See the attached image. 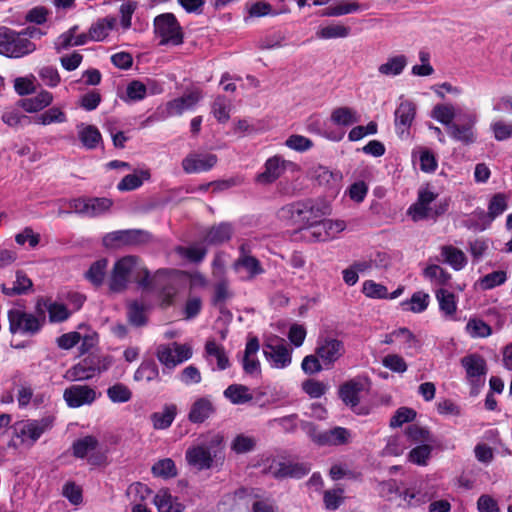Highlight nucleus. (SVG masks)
<instances>
[{
    "instance_id": "obj_44",
    "label": "nucleus",
    "mask_w": 512,
    "mask_h": 512,
    "mask_svg": "<svg viewBox=\"0 0 512 512\" xmlns=\"http://www.w3.org/2000/svg\"><path fill=\"white\" fill-rule=\"evenodd\" d=\"M457 115V109L453 104H438L434 106L431 117L436 121L440 122L443 125H446L447 128H450V125H453V119Z\"/></svg>"
},
{
    "instance_id": "obj_37",
    "label": "nucleus",
    "mask_w": 512,
    "mask_h": 512,
    "mask_svg": "<svg viewBox=\"0 0 512 512\" xmlns=\"http://www.w3.org/2000/svg\"><path fill=\"white\" fill-rule=\"evenodd\" d=\"M441 256L444 262L456 271L462 270L467 265V257L464 252L452 245L442 246Z\"/></svg>"
},
{
    "instance_id": "obj_41",
    "label": "nucleus",
    "mask_w": 512,
    "mask_h": 512,
    "mask_svg": "<svg viewBox=\"0 0 512 512\" xmlns=\"http://www.w3.org/2000/svg\"><path fill=\"white\" fill-rule=\"evenodd\" d=\"M117 19L113 16H108L99 19L90 27V40L103 41L116 26Z\"/></svg>"
},
{
    "instance_id": "obj_61",
    "label": "nucleus",
    "mask_w": 512,
    "mask_h": 512,
    "mask_svg": "<svg viewBox=\"0 0 512 512\" xmlns=\"http://www.w3.org/2000/svg\"><path fill=\"white\" fill-rule=\"evenodd\" d=\"M507 280L505 271H493L479 279L478 285L483 290L493 289Z\"/></svg>"
},
{
    "instance_id": "obj_57",
    "label": "nucleus",
    "mask_w": 512,
    "mask_h": 512,
    "mask_svg": "<svg viewBox=\"0 0 512 512\" xmlns=\"http://www.w3.org/2000/svg\"><path fill=\"white\" fill-rule=\"evenodd\" d=\"M418 154L420 169L426 173H432L437 169L438 163L435 155L428 149L420 147L417 151L413 152L415 157Z\"/></svg>"
},
{
    "instance_id": "obj_2",
    "label": "nucleus",
    "mask_w": 512,
    "mask_h": 512,
    "mask_svg": "<svg viewBox=\"0 0 512 512\" xmlns=\"http://www.w3.org/2000/svg\"><path fill=\"white\" fill-rule=\"evenodd\" d=\"M331 205L326 200L297 202L283 206L277 213L282 222L294 224L306 222V224H324L322 218L330 215Z\"/></svg>"
},
{
    "instance_id": "obj_19",
    "label": "nucleus",
    "mask_w": 512,
    "mask_h": 512,
    "mask_svg": "<svg viewBox=\"0 0 512 512\" xmlns=\"http://www.w3.org/2000/svg\"><path fill=\"white\" fill-rule=\"evenodd\" d=\"M63 398L71 408L91 405L97 399V392L88 385H73L64 390Z\"/></svg>"
},
{
    "instance_id": "obj_17",
    "label": "nucleus",
    "mask_w": 512,
    "mask_h": 512,
    "mask_svg": "<svg viewBox=\"0 0 512 512\" xmlns=\"http://www.w3.org/2000/svg\"><path fill=\"white\" fill-rule=\"evenodd\" d=\"M35 50L36 45L34 42L21 32L10 29L2 55L9 58H22L33 53Z\"/></svg>"
},
{
    "instance_id": "obj_18",
    "label": "nucleus",
    "mask_w": 512,
    "mask_h": 512,
    "mask_svg": "<svg viewBox=\"0 0 512 512\" xmlns=\"http://www.w3.org/2000/svg\"><path fill=\"white\" fill-rule=\"evenodd\" d=\"M307 432L311 439L319 445H342L351 439V433L343 427H335L325 432H317L312 424H307Z\"/></svg>"
},
{
    "instance_id": "obj_42",
    "label": "nucleus",
    "mask_w": 512,
    "mask_h": 512,
    "mask_svg": "<svg viewBox=\"0 0 512 512\" xmlns=\"http://www.w3.org/2000/svg\"><path fill=\"white\" fill-rule=\"evenodd\" d=\"M150 171L148 169H139L132 174L126 175L118 184L119 191H132L142 186L144 181L149 180Z\"/></svg>"
},
{
    "instance_id": "obj_3",
    "label": "nucleus",
    "mask_w": 512,
    "mask_h": 512,
    "mask_svg": "<svg viewBox=\"0 0 512 512\" xmlns=\"http://www.w3.org/2000/svg\"><path fill=\"white\" fill-rule=\"evenodd\" d=\"M187 272L161 268L151 274L152 285L147 291L156 289V299L161 307L171 306L179 293V285L184 283Z\"/></svg>"
},
{
    "instance_id": "obj_33",
    "label": "nucleus",
    "mask_w": 512,
    "mask_h": 512,
    "mask_svg": "<svg viewBox=\"0 0 512 512\" xmlns=\"http://www.w3.org/2000/svg\"><path fill=\"white\" fill-rule=\"evenodd\" d=\"M54 100L53 94L42 90L33 97L23 99L21 107L28 113H37L49 107Z\"/></svg>"
},
{
    "instance_id": "obj_7",
    "label": "nucleus",
    "mask_w": 512,
    "mask_h": 512,
    "mask_svg": "<svg viewBox=\"0 0 512 512\" xmlns=\"http://www.w3.org/2000/svg\"><path fill=\"white\" fill-rule=\"evenodd\" d=\"M155 354L166 369L172 370L192 358L193 348L189 343L171 342L158 345Z\"/></svg>"
},
{
    "instance_id": "obj_31",
    "label": "nucleus",
    "mask_w": 512,
    "mask_h": 512,
    "mask_svg": "<svg viewBox=\"0 0 512 512\" xmlns=\"http://www.w3.org/2000/svg\"><path fill=\"white\" fill-rule=\"evenodd\" d=\"M214 413V406L208 397L196 399L190 408L188 419L192 423H203Z\"/></svg>"
},
{
    "instance_id": "obj_47",
    "label": "nucleus",
    "mask_w": 512,
    "mask_h": 512,
    "mask_svg": "<svg viewBox=\"0 0 512 512\" xmlns=\"http://www.w3.org/2000/svg\"><path fill=\"white\" fill-rule=\"evenodd\" d=\"M429 302V294L423 291H418L415 292L409 300L402 301L401 306L403 310L411 311L413 313H421L427 309Z\"/></svg>"
},
{
    "instance_id": "obj_58",
    "label": "nucleus",
    "mask_w": 512,
    "mask_h": 512,
    "mask_svg": "<svg viewBox=\"0 0 512 512\" xmlns=\"http://www.w3.org/2000/svg\"><path fill=\"white\" fill-rule=\"evenodd\" d=\"M507 209V197L502 193L495 194L489 201L488 219L494 221Z\"/></svg>"
},
{
    "instance_id": "obj_35",
    "label": "nucleus",
    "mask_w": 512,
    "mask_h": 512,
    "mask_svg": "<svg viewBox=\"0 0 512 512\" xmlns=\"http://www.w3.org/2000/svg\"><path fill=\"white\" fill-rule=\"evenodd\" d=\"M153 503L158 512H183L184 505L172 496L168 490H160L153 498Z\"/></svg>"
},
{
    "instance_id": "obj_54",
    "label": "nucleus",
    "mask_w": 512,
    "mask_h": 512,
    "mask_svg": "<svg viewBox=\"0 0 512 512\" xmlns=\"http://www.w3.org/2000/svg\"><path fill=\"white\" fill-rule=\"evenodd\" d=\"M158 376L159 370L157 365L153 361H144L135 371L133 378L135 381L151 382L156 380Z\"/></svg>"
},
{
    "instance_id": "obj_20",
    "label": "nucleus",
    "mask_w": 512,
    "mask_h": 512,
    "mask_svg": "<svg viewBox=\"0 0 512 512\" xmlns=\"http://www.w3.org/2000/svg\"><path fill=\"white\" fill-rule=\"evenodd\" d=\"M218 158L212 153H190L182 160V168L187 174H196L211 170Z\"/></svg>"
},
{
    "instance_id": "obj_50",
    "label": "nucleus",
    "mask_w": 512,
    "mask_h": 512,
    "mask_svg": "<svg viewBox=\"0 0 512 512\" xmlns=\"http://www.w3.org/2000/svg\"><path fill=\"white\" fill-rule=\"evenodd\" d=\"M359 10L360 5L357 2L341 1L325 8L321 15L327 17H339L358 12Z\"/></svg>"
},
{
    "instance_id": "obj_1",
    "label": "nucleus",
    "mask_w": 512,
    "mask_h": 512,
    "mask_svg": "<svg viewBox=\"0 0 512 512\" xmlns=\"http://www.w3.org/2000/svg\"><path fill=\"white\" fill-rule=\"evenodd\" d=\"M133 271H137L136 282L140 288L149 289L152 285L149 269L140 263V259L134 255H127L118 259L111 270L108 286L112 292L126 290Z\"/></svg>"
},
{
    "instance_id": "obj_59",
    "label": "nucleus",
    "mask_w": 512,
    "mask_h": 512,
    "mask_svg": "<svg viewBox=\"0 0 512 512\" xmlns=\"http://www.w3.org/2000/svg\"><path fill=\"white\" fill-rule=\"evenodd\" d=\"M231 101L219 96L215 99L212 112L214 117L221 123L227 122L230 118Z\"/></svg>"
},
{
    "instance_id": "obj_28",
    "label": "nucleus",
    "mask_w": 512,
    "mask_h": 512,
    "mask_svg": "<svg viewBox=\"0 0 512 512\" xmlns=\"http://www.w3.org/2000/svg\"><path fill=\"white\" fill-rule=\"evenodd\" d=\"M68 121L65 110L59 106H52L35 115L32 122L41 126H49L52 124H64Z\"/></svg>"
},
{
    "instance_id": "obj_21",
    "label": "nucleus",
    "mask_w": 512,
    "mask_h": 512,
    "mask_svg": "<svg viewBox=\"0 0 512 512\" xmlns=\"http://www.w3.org/2000/svg\"><path fill=\"white\" fill-rule=\"evenodd\" d=\"M367 379L355 377L343 383L339 388L340 399L352 409L360 403L361 393L367 388Z\"/></svg>"
},
{
    "instance_id": "obj_24",
    "label": "nucleus",
    "mask_w": 512,
    "mask_h": 512,
    "mask_svg": "<svg viewBox=\"0 0 512 512\" xmlns=\"http://www.w3.org/2000/svg\"><path fill=\"white\" fill-rule=\"evenodd\" d=\"M259 348V342L255 337L249 339L245 347L242 365L244 371L252 376H258L261 373V365L257 358Z\"/></svg>"
},
{
    "instance_id": "obj_25",
    "label": "nucleus",
    "mask_w": 512,
    "mask_h": 512,
    "mask_svg": "<svg viewBox=\"0 0 512 512\" xmlns=\"http://www.w3.org/2000/svg\"><path fill=\"white\" fill-rule=\"evenodd\" d=\"M314 177L319 185L328 188L332 194L339 192L343 178L340 171H331L327 167L319 166L315 170Z\"/></svg>"
},
{
    "instance_id": "obj_53",
    "label": "nucleus",
    "mask_w": 512,
    "mask_h": 512,
    "mask_svg": "<svg viewBox=\"0 0 512 512\" xmlns=\"http://www.w3.org/2000/svg\"><path fill=\"white\" fill-rule=\"evenodd\" d=\"M151 471L155 477L163 479L173 478L177 475V468L171 458L160 459L154 463Z\"/></svg>"
},
{
    "instance_id": "obj_63",
    "label": "nucleus",
    "mask_w": 512,
    "mask_h": 512,
    "mask_svg": "<svg viewBox=\"0 0 512 512\" xmlns=\"http://www.w3.org/2000/svg\"><path fill=\"white\" fill-rule=\"evenodd\" d=\"M138 7V3L134 0H125L119 9L120 24L123 30H128L132 25V16Z\"/></svg>"
},
{
    "instance_id": "obj_26",
    "label": "nucleus",
    "mask_w": 512,
    "mask_h": 512,
    "mask_svg": "<svg viewBox=\"0 0 512 512\" xmlns=\"http://www.w3.org/2000/svg\"><path fill=\"white\" fill-rule=\"evenodd\" d=\"M95 371L94 363L90 360V357H86L69 368L65 372L64 378L71 382L89 380L96 376Z\"/></svg>"
},
{
    "instance_id": "obj_34",
    "label": "nucleus",
    "mask_w": 512,
    "mask_h": 512,
    "mask_svg": "<svg viewBox=\"0 0 512 512\" xmlns=\"http://www.w3.org/2000/svg\"><path fill=\"white\" fill-rule=\"evenodd\" d=\"M330 121L336 126L350 127L360 121V115L354 108L342 106L332 110Z\"/></svg>"
},
{
    "instance_id": "obj_64",
    "label": "nucleus",
    "mask_w": 512,
    "mask_h": 512,
    "mask_svg": "<svg viewBox=\"0 0 512 512\" xmlns=\"http://www.w3.org/2000/svg\"><path fill=\"white\" fill-rule=\"evenodd\" d=\"M394 336H396L397 343H399L400 347L405 350L415 349L419 346L418 339L407 328L394 330Z\"/></svg>"
},
{
    "instance_id": "obj_5",
    "label": "nucleus",
    "mask_w": 512,
    "mask_h": 512,
    "mask_svg": "<svg viewBox=\"0 0 512 512\" xmlns=\"http://www.w3.org/2000/svg\"><path fill=\"white\" fill-rule=\"evenodd\" d=\"M222 440V436L219 434H207L199 437L197 444L187 449L186 461L198 470L210 469L217 457L216 448L221 445Z\"/></svg>"
},
{
    "instance_id": "obj_40",
    "label": "nucleus",
    "mask_w": 512,
    "mask_h": 512,
    "mask_svg": "<svg viewBox=\"0 0 512 512\" xmlns=\"http://www.w3.org/2000/svg\"><path fill=\"white\" fill-rule=\"evenodd\" d=\"M177 414V407L174 404L165 405L161 411L155 412L151 415L153 427L157 430L169 428Z\"/></svg>"
},
{
    "instance_id": "obj_60",
    "label": "nucleus",
    "mask_w": 512,
    "mask_h": 512,
    "mask_svg": "<svg viewBox=\"0 0 512 512\" xmlns=\"http://www.w3.org/2000/svg\"><path fill=\"white\" fill-rule=\"evenodd\" d=\"M466 331L473 338H485L492 334L491 327L481 319H470Z\"/></svg>"
},
{
    "instance_id": "obj_49",
    "label": "nucleus",
    "mask_w": 512,
    "mask_h": 512,
    "mask_svg": "<svg viewBox=\"0 0 512 512\" xmlns=\"http://www.w3.org/2000/svg\"><path fill=\"white\" fill-rule=\"evenodd\" d=\"M107 397L114 404L127 403L132 399L131 389L120 382H117L107 388Z\"/></svg>"
},
{
    "instance_id": "obj_22",
    "label": "nucleus",
    "mask_w": 512,
    "mask_h": 512,
    "mask_svg": "<svg viewBox=\"0 0 512 512\" xmlns=\"http://www.w3.org/2000/svg\"><path fill=\"white\" fill-rule=\"evenodd\" d=\"M343 229L340 226H300L297 233L307 242H321L334 239Z\"/></svg>"
},
{
    "instance_id": "obj_46",
    "label": "nucleus",
    "mask_w": 512,
    "mask_h": 512,
    "mask_svg": "<svg viewBox=\"0 0 512 512\" xmlns=\"http://www.w3.org/2000/svg\"><path fill=\"white\" fill-rule=\"evenodd\" d=\"M32 288V281L22 271L16 272V279L12 282L11 286L6 284L2 285L4 294L12 296L26 293Z\"/></svg>"
},
{
    "instance_id": "obj_45",
    "label": "nucleus",
    "mask_w": 512,
    "mask_h": 512,
    "mask_svg": "<svg viewBox=\"0 0 512 512\" xmlns=\"http://www.w3.org/2000/svg\"><path fill=\"white\" fill-rule=\"evenodd\" d=\"M224 395L233 404H245L253 399V395L247 386L232 384L226 388Z\"/></svg>"
},
{
    "instance_id": "obj_38",
    "label": "nucleus",
    "mask_w": 512,
    "mask_h": 512,
    "mask_svg": "<svg viewBox=\"0 0 512 512\" xmlns=\"http://www.w3.org/2000/svg\"><path fill=\"white\" fill-rule=\"evenodd\" d=\"M234 270L237 273H244V276L249 279L263 273L259 261L255 257L245 254H242L234 263Z\"/></svg>"
},
{
    "instance_id": "obj_14",
    "label": "nucleus",
    "mask_w": 512,
    "mask_h": 512,
    "mask_svg": "<svg viewBox=\"0 0 512 512\" xmlns=\"http://www.w3.org/2000/svg\"><path fill=\"white\" fill-rule=\"evenodd\" d=\"M345 351L343 341L326 337L318 341L315 353L326 368H331L343 357Z\"/></svg>"
},
{
    "instance_id": "obj_10",
    "label": "nucleus",
    "mask_w": 512,
    "mask_h": 512,
    "mask_svg": "<svg viewBox=\"0 0 512 512\" xmlns=\"http://www.w3.org/2000/svg\"><path fill=\"white\" fill-rule=\"evenodd\" d=\"M461 364L465 369L467 381L471 385V395H477L485 384L486 361L478 354H470L461 359Z\"/></svg>"
},
{
    "instance_id": "obj_23",
    "label": "nucleus",
    "mask_w": 512,
    "mask_h": 512,
    "mask_svg": "<svg viewBox=\"0 0 512 512\" xmlns=\"http://www.w3.org/2000/svg\"><path fill=\"white\" fill-rule=\"evenodd\" d=\"M289 163L280 156H273L267 159L264 171L257 175L256 182L264 185L273 183L285 172L286 164Z\"/></svg>"
},
{
    "instance_id": "obj_13",
    "label": "nucleus",
    "mask_w": 512,
    "mask_h": 512,
    "mask_svg": "<svg viewBox=\"0 0 512 512\" xmlns=\"http://www.w3.org/2000/svg\"><path fill=\"white\" fill-rule=\"evenodd\" d=\"M112 206V200L106 197L101 198H76L69 202V208L72 212L94 217L109 211Z\"/></svg>"
},
{
    "instance_id": "obj_11",
    "label": "nucleus",
    "mask_w": 512,
    "mask_h": 512,
    "mask_svg": "<svg viewBox=\"0 0 512 512\" xmlns=\"http://www.w3.org/2000/svg\"><path fill=\"white\" fill-rule=\"evenodd\" d=\"M263 354L274 369H284L292 362V351L277 337L270 338L264 343Z\"/></svg>"
},
{
    "instance_id": "obj_52",
    "label": "nucleus",
    "mask_w": 512,
    "mask_h": 512,
    "mask_svg": "<svg viewBox=\"0 0 512 512\" xmlns=\"http://www.w3.org/2000/svg\"><path fill=\"white\" fill-rule=\"evenodd\" d=\"M432 445L433 444L416 445L408 453V461L418 466H427L431 457Z\"/></svg>"
},
{
    "instance_id": "obj_16",
    "label": "nucleus",
    "mask_w": 512,
    "mask_h": 512,
    "mask_svg": "<svg viewBox=\"0 0 512 512\" xmlns=\"http://www.w3.org/2000/svg\"><path fill=\"white\" fill-rule=\"evenodd\" d=\"M149 234L140 229L118 230L108 233L103 238L107 248H119L125 245H135L147 242Z\"/></svg>"
},
{
    "instance_id": "obj_55",
    "label": "nucleus",
    "mask_w": 512,
    "mask_h": 512,
    "mask_svg": "<svg viewBox=\"0 0 512 512\" xmlns=\"http://www.w3.org/2000/svg\"><path fill=\"white\" fill-rule=\"evenodd\" d=\"M205 351L208 356L216 358L217 366L220 370H224L229 366V359L223 346L217 344L215 340H209L206 342Z\"/></svg>"
},
{
    "instance_id": "obj_32",
    "label": "nucleus",
    "mask_w": 512,
    "mask_h": 512,
    "mask_svg": "<svg viewBox=\"0 0 512 512\" xmlns=\"http://www.w3.org/2000/svg\"><path fill=\"white\" fill-rule=\"evenodd\" d=\"M77 132L83 147L88 150L97 148L102 141L101 133L94 125L80 123L77 125Z\"/></svg>"
},
{
    "instance_id": "obj_48",
    "label": "nucleus",
    "mask_w": 512,
    "mask_h": 512,
    "mask_svg": "<svg viewBox=\"0 0 512 512\" xmlns=\"http://www.w3.org/2000/svg\"><path fill=\"white\" fill-rule=\"evenodd\" d=\"M108 261L105 258L99 259L91 264L85 273V278L94 286L98 287L103 284Z\"/></svg>"
},
{
    "instance_id": "obj_15",
    "label": "nucleus",
    "mask_w": 512,
    "mask_h": 512,
    "mask_svg": "<svg viewBox=\"0 0 512 512\" xmlns=\"http://www.w3.org/2000/svg\"><path fill=\"white\" fill-rule=\"evenodd\" d=\"M462 124L454 123L450 125L448 133L452 139L461 142L465 145H470L476 142V133L474 130L478 122V115L476 112H468L461 116Z\"/></svg>"
},
{
    "instance_id": "obj_62",
    "label": "nucleus",
    "mask_w": 512,
    "mask_h": 512,
    "mask_svg": "<svg viewBox=\"0 0 512 512\" xmlns=\"http://www.w3.org/2000/svg\"><path fill=\"white\" fill-rule=\"evenodd\" d=\"M43 306L47 309L51 322H62L70 315L67 307L62 303L44 302Z\"/></svg>"
},
{
    "instance_id": "obj_12",
    "label": "nucleus",
    "mask_w": 512,
    "mask_h": 512,
    "mask_svg": "<svg viewBox=\"0 0 512 512\" xmlns=\"http://www.w3.org/2000/svg\"><path fill=\"white\" fill-rule=\"evenodd\" d=\"M395 130L401 139L410 137V128L416 116V105L413 101L401 96L394 113Z\"/></svg>"
},
{
    "instance_id": "obj_43",
    "label": "nucleus",
    "mask_w": 512,
    "mask_h": 512,
    "mask_svg": "<svg viewBox=\"0 0 512 512\" xmlns=\"http://www.w3.org/2000/svg\"><path fill=\"white\" fill-rule=\"evenodd\" d=\"M405 435L411 444L415 445L433 444L435 442L433 435L428 429L416 424L408 426L405 430Z\"/></svg>"
},
{
    "instance_id": "obj_29",
    "label": "nucleus",
    "mask_w": 512,
    "mask_h": 512,
    "mask_svg": "<svg viewBox=\"0 0 512 512\" xmlns=\"http://www.w3.org/2000/svg\"><path fill=\"white\" fill-rule=\"evenodd\" d=\"M350 34L351 28L339 22L322 24L315 32L316 38L322 40L347 38Z\"/></svg>"
},
{
    "instance_id": "obj_4",
    "label": "nucleus",
    "mask_w": 512,
    "mask_h": 512,
    "mask_svg": "<svg viewBox=\"0 0 512 512\" xmlns=\"http://www.w3.org/2000/svg\"><path fill=\"white\" fill-rule=\"evenodd\" d=\"M53 416H45L40 419H23L16 421L11 426V441L15 447L31 448L40 437L52 429Z\"/></svg>"
},
{
    "instance_id": "obj_9",
    "label": "nucleus",
    "mask_w": 512,
    "mask_h": 512,
    "mask_svg": "<svg viewBox=\"0 0 512 512\" xmlns=\"http://www.w3.org/2000/svg\"><path fill=\"white\" fill-rule=\"evenodd\" d=\"M9 330L12 334L32 336L38 333L43 325L44 317L39 318L20 308L8 312Z\"/></svg>"
},
{
    "instance_id": "obj_8",
    "label": "nucleus",
    "mask_w": 512,
    "mask_h": 512,
    "mask_svg": "<svg viewBox=\"0 0 512 512\" xmlns=\"http://www.w3.org/2000/svg\"><path fill=\"white\" fill-rule=\"evenodd\" d=\"M202 98L201 90H192L181 97L167 102L166 105L158 107L154 117L157 120H165L169 117L182 115L186 111L193 110Z\"/></svg>"
},
{
    "instance_id": "obj_51",
    "label": "nucleus",
    "mask_w": 512,
    "mask_h": 512,
    "mask_svg": "<svg viewBox=\"0 0 512 512\" xmlns=\"http://www.w3.org/2000/svg\"><path fill=\"white\" fill-rule=\"evenodd\" d=\"M306 130L310 133H314L327 138L328 140L339 142L343 139L345 132H327L321 127V121L318 116H311L306 122Z\"/></svg>"
},
{
    "instance_id": "obj_27",
    "label": "nucleus",
    "mask_w": 512,
    "mask_h": 512,
    "mask_svg": "<svg viewBox=\"0 0 512 512\" xmlns=\"http://www.w3.org/2000/svg\"><path fill=\"white\" fill-rule=\"evenodd\" d=\"M439 310L447 320H455L457 312V298L447 289L439 288L435 291Z\"/></svg>"
},
{
    "instance_id": "obj_30",
    "label": "nucleus",
    "mask_w": 512,
    "mask_h": 512,
    "mask_svg": "<svg viewBox=\"0 0 512 512\" xmlns=\"http://www.w3.org/2000/svg\"><path fill=\"white\" fill-rule=\"evenodd\" d=\"M422 275L432 286L440 288L447 286L452 279V275L445 268L435 263L428 264Z\"/></svg>"
},
{
    "instance_id": "obj_39",
    "label": "nucleus",
    "mask_w": 512,
    "mask_h": 512,
    "mask_svg": "<svg viewBox=\"0 0 512 512\" xmlns=\"http://www.w3.org/2000/svg\"><path fill=\"white\" fill-rule=\"evenodd\" d=\"M407 57L403 54L389 57L386 62L378 67L379 74L387 77H395L400 75L407 66Z\"/></svg>"
},
{
    "instance_id": "obj_36",
    "label": "nucleus",
    "mask_w": 512,
    "mask_h": 512,
    "mask_svg": "<svg viewBox=\"0 0 512 512\" xmlns=\"http://www.w3.org/2000/svg\"><path fill=\"white\" fill-rule=\"evenodd\" d=\"M98 446V440L94 436L87 435L73 443V454L78 458L89 457L90 463L97 464L98 462H96L91 453L96 451Z\"/></svg>"
},
{
    "instance_id": "obj_6",
    "label": "nucleus",
    "mask_w": 512,
    "mask_h": 512,
    "mask_svg": "<svg viewBox=\"0 0 512 512\" xmlns=\"http://www.w3.org/2000/svg\"><path fill=\"white\" fill-rule=\"evenodd\" d=\"M154 32L160 45L178 46L183 43V31L172 13H163L154 19Z\"/></svg>"
},
{
    "instance_id": "obj_56",
    "label": "nucleus",
    "mask_w": 512,
    "mask_h": 512,
    "mask_svg": "<svg viewBox=\"0 0 512 512\" xmlns=\"http://www.w3.org/2000/svg\"><path fill=\"white\" fill-rule=\"evenodd\" d=\"M175 251L181 257L195 263L201 262L207 253L206 249L199 245L178 246Z\"/></svg>"
}]
</instances>
